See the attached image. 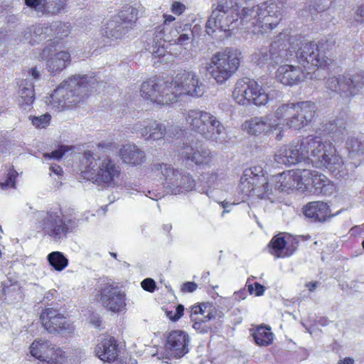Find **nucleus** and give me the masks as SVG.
I'll use <instances>...</instances> for the list:
<instances>
[{
    "mask_svg": "<svg viewBox=\"0 0 364 364\" xmlns=\"http://www.w3.org/2000/svg\"><path fill=\"white\" fill-rule=\"evenodd\" d=\"M253 178H241L240 189L245 195H257L261 198H264L267 196V193L269 191V185L267 183H264L262 186L256 187L253 185Z\"/></svg>",
    "mask_w": 364,
    "mask_h": 364,
    "instance_id": "72a5a7b5",
    "label": "nucleus"
},
{
    "mask_svg": "<svg viewBox=\"0 0 364 364\" xmlns=\"http://www.w3.org/2000/svg\"><path fill=\"white\" fill-rule=\"evenodd\" d=\"M240 54L230 48L213 55L208 70L217 83H225L237 70L240 63Z\"/></svg>",
    "mask_w": 364,
    "mask_h": 364,
    "instance_id": "423d86ee",
    "label": "nucleus"
},
{
    "mask_svg": "<svg viewBox=\"0 0 364 364\" xmlns=\"http://www.w3.org/2000/svg\"><path fill=\"white\" fill-rule=\"evenodd\" d=\"M42 230L55 240L65 236L68 228L64 224L62 217L55 212H39L37 215Z\"/></svg>",
    "mask_w": 364,
    "mask_h": 364,
    "instance_id": "4468645a",
    "label": "nucleus"
},
{
    "mask_svg": "<svg viewBox=\"0 0 364 364\" xmlns=\"http://www.w3.org/2000/svg\"><path fill=\"white\" fill-rule=\"evenodd\" d=\"M50 118L51 117L49 114L34 117L32 119V124L38 129H43L49 124Z\"/></svg>",
    "mask_w": 364,
    "mask_h": 364,
    "instance_id": "de8ad7c7",
    "label": "nucleus"
},
{
    "mask_svg": "<svg viewBox=\"0 0 364 364\" xmlns=\"http://www.w3.org/2000/svg\"><path fill=\"white\" fill-rule=\"evenodd\" d=\"M82 163L85 165L82 171L84 178L104 187H114L117 184L121 168L110 158L100 157L97 153L86 151Z\"/></svg>",
    "mask_w": 364,
    "mask_h": 364,
    "instance_id": "f03ea898",
    "label": "nucleus"
},
{
    "mask_svg": "<svg viewBox=\"0 0 364 364\" xmlns=\"http://www.w3.org/2000/svg\"><path fill=\"white\" fill-rule=\"evenodd\" d=\"M88 92L90 91V87L86 82L83 84L82 88L79 89V87L77 86L75 87H70L69 88V94L64 95L63 99L66 100V98H70L71 96L77 97V104L80 103L82 99L87 95Z\"/></svg>",
    "mask_w": 364,
    "mask_h": 364,
    "instance_id": "37998d69",
    "label": "nucleus"
},
{
    "mask_svg": "<svg viewBox=\"0 0 364 364\" xmlns=\"http://www.w3.org/2000/svg\"><path fill=\"white\" fill-rule=\"evenodd\" d=\"M247 289L251 294H255L256 296L263 295L265 291V287L258 282H255L253 284H249L247 286Z\"/></svg>",
    "mask_w": 364,
    "mask_h": 364,
    "instance_id": "603ef678",
    "label": "nucleus"
},
{
    "mask_svg": "<svg viewBox=\"0 0 364 364\" xmlns=\"http://www.w3.org/2000/svg\"><path fill=\"white\" fill-rule=\"evenodd\" d=\"M270 328L267 326H259L252 333L255 343L260 346H267L272 343L273 333L270 331Z\"/></svg>",
    "mask_w": 364,
    "mask_h": 364,
    "instance_id": "c9c22d12",
    "label": "nucleus"
},
{
    "mask_svg": "<svg viewBox=\"0 0 364 364\" xmlns=\"http://www.w3.org/2000/svg\"><path fill=\"white\" fill-rule=\"evenodd\" d=\"M284 123L276 122L273 119L272 114H266L262 117H255L245 121L242 124V129L248 134L258 136L263 133L278 131L276 134V139L280 141L283 138Z\"/></svg>",
    "mask_w": 364,
    "mask_h": 364,
    "instance_id": "f8f14e48",
    "label": "nucleus"
},
{
    "mask_svg": "<svg viewBox=\"0 0 364 364\" xmlns=\"http://www.w3.org/2000/svg\"><path fill=\"white\" fill-rule=\"evenodd\" d=\"M183 311H184L183 306L182 304H178V305H177V306L176 308V311H175L173 315L172 311H169L168 313V316L170 318L171 320L176 321L179 318H181V317L183 316Z\"/></svg>",
    "mask_w": 364,
    "mask_h": 364,
    "instance_id": "4d7b16f0",
    "label": "nucleus"
},
{
    "mask_svg": "<svg viewBox=\"0 0 364 364\" xmlns=\"http://www.w3.org/2000/svg\"><path fill=\"white\" fill-rule=\"evenodd\" d=\"M151 50L150 52L152 53L156 57H159L161 55H164L165 54V48L164 46L158 45V43H156V45H153L151 48H149Z\"/></svg>",
    "mask_w": 364,
    "mask_h": 364,
    "instance_id": "13d9d810",
    "label": "nucleus"
},
{
    "mask_svg": "<svg viewBox=\"0 0 364 364\" xmlns=\"http://www.w3.org/2000/svg\"><path fill=\"white\" fill-rule=\"evenodd\" d=\"M319 210H320V223L326 222L331 217L336 215V214L328 215V213H330L331 211L328 209V205L326 203L320 201ZM337 214H338V213H336V215Z\"/></svg>",
    "mask_w": 364,
    "mask_h": 364,
    "instance_id": "3c124183",
    "label": "nucleus"
},
{
    "mask_svg": "<svg viewBox=\"0 0 364 364\" xmlns=\"http://www.w3.org/2000/svg\"><path fill=\"white\" fill-rule=\"evenodd\" d=\"M186 124L207 140L223 144L225 129L212 113L200 109H189L184 113Z\"/></svg>",
    "mask_w": 364,
    "mask_h": 364,
    "instance_id": "7ed1b4c3",
    "label": "nucleus"
},
{
    "mask_svg": "<svg viewBox=\"0 0 364 364\" xmlns=\"http://www.w3.org/2000/svg\"><path fill=\"white\" fill-rule=\"evenodd\" d=\"M258 65H262L267 63L279 64L288 60V52L284 48H280L279 45L274 42L269 48H262L252 57Z\"/></svg>",
    "mask_w": 364,
    "mask_h": 364,
    "instance_id": "4be33fe9",
    "label": "nucleus"
},
{
    "mask_svg": "<svg viewBox=\"0 0 364 364\" xmlns=\"http://www.w3.org/2000/svg\"><path fill=\"white\" fill-rule=\"evenodd\" d=\"M119 17L113 16L101 29L102 34L107 38L118 39L129 30V28L119 21Z\"/></svg>",
    "mask_w": 364,
    "mask_h": 364,
    "instance_id": "473e14b6",
    "label": "nucleus"
},
{
    "mask_svg": "<svg viewBox=\"0 0 364 364\" xmlns=\"http://www.w3.org/2000/svg\"><path fill=\"white\" fill-rule=\"evenodd\" d=\"M364 81H355L346 76L331 77L326 81L327 88L339 92L345 99H350L351 97L358 94L363 88Z\"/></svg>",
    "mask_w": 364,
    "mask_h": 364,
    "instance_id": "a211bd4d",
    "label": "nucleus"
},
{
    "mask_svg": "<svg viewBox=\"0 0 364 364\" xmlns=\"http://www.w3.org/2000/svg\"><path fill=\"white\" fill-rule=\"evenodd\" d=\"M317 136H309L305 139L304 141L300 142V144H303V150H304L305 153L311 152V155L315 157V160L308 157L306 159V164L309 166V168H316L318 164V159L316 158L318 153V141L317 140Z\"/></svg>",
    "mask_w": 364,
    "mask_h": 364,
    "instance_id": "f704fd0d",
    "label": "nucleus"
},
{
    "mask_svg": "<svg viewBox=\"0 0 364 364\" xmlns=\"http://www.w3.org/2000/svg\"><path fill=\"white\" fill-rule=\"evenodd\" d=\"M232 97L242 105L252 103L257 106L265 105L269 100L266 93L258 82L250 78H242L236 82Z\"/></svg>",
    "mask_w": 364,
    "mask_h": 364,
    "instance_id": "1a4fd4ad",
    "label": "nucleus"
},
{
    "mask_svg": "<svg viewBox=\"0 0 364 364\" xmlns=\"http://www.w3.org/2000/svg\"><path fill=\"white\" fill-rule=\"evenodd\" d=\"M95 353L103 362H114L118 356L119 349L117 340L112 336H105L97 344Z\"/></svg>",
    "mask_w": 364,
    "mask_h": 364,
    "instance_id": "a878e982",
    "label": "nucleus"
},
{
    "mask_svg": "<svg viewBox=\"0 0 364 364\" xmlns=\"http://www.w3.org/2000/svg\"><path fill=\"white\" fill-rule=\"evenodd\" d=\"M189 31V33H181L178 37V38L175 41V43L179 45H187L190 40L193 38V34L191 31V26L189 24H186L184 26V28L182 29V31Z\"/></svg>",
    "mask_w": 364,
    "mask_h": 364,
    "instance_id": "8fccbe9b",
    "label": "nucleus"
},
{
    "mask_svg": "<svg viewBox=\"0 0 364 364\" xmlns=\"http://www.w3.org/2000/svg\"><path fill=\"white\" fill-rule=\"evenodd\" d=\"M31 354L42 362L46 363H53L55 360L53 358L54 348L51 343L46 340H36L31 346Z\"/></svg>",
    "mask_w": 364,
    "mask_h": 364,
    "instance_id": "c85d7f7f",
    "label": "nucleus"
},
{
    "mask_svg": "<svg viewBox=\"0 0 364 364\" xmlns=\"http://www.w3.org/2000/svg\"><path fill=\"white\" fill-rule=\"evenodd\" d=\"M355 360L353 358L346 357L339 360L340 364H354Z\"/></svg>",
    "mask_w": 364,
    "mask_h": 364,
    "instance_id": "774afa93",
    "label": "nucleus"
},
{
    "mask_svg": "<svg viewBox=\"0 0 364 364\" xmlns=\"http://www.w3.org/2000/svg\"><path fill=\"white\" fill-rule=\"evenodd\" d=\"M286 245V241L283 237L277 235L272 238L269 245V252L277 257H284L287 256L284 253V249Z\"/></svg>",
    "mask_w": 364,
    "mask_h": 364,
    "instance_id": "a19ab883",
    "label": "nucleus"
},
{
    "mask_svg": "<svg viewBox=\"0 0 364 364\" xmlns=\"http://www.w3.org/2000/svg\"><path fill=\"white\" fill-rule=\"evenodd\" d=\"M57 27L58 28V31H57L58 35L60 36H67L68 35V26L65 23H59Z\"/></svg>",
    "mask_w": 364,
    "mask_h": 364,
    "instance_id": "e2e57ef3",
    "label": "nucleus"
},
{
    "mask_svg": "<svg viewBox=\"0 0 364 364\" xmlns=\"http://www.w3.org/2000/svg\"><path fill=\"white\" fill-rule=\"evenodd\" d=\"M354 19L359 23H364V5L357 9L355 13Z\"/></svg>",
    "mask_w": 364,
    "mask_h": 364,
    "instance_id": "bf43d9fd",
    "label": "nucleus"
},
{
    "mask_svg": "<svg viewBox=\"0 0 364 364\" xmlns=\"http://www.w3.org/2000/svg\"><path fill=\"white\" fill-rule=\"evenodd\" d=\"M42 230L55 240L65 236L68 228L64 224L62 217L55 212H39L37 215Z\"/></svg>",
    "mask_w": 364,
    "mask_h": 364,
    "instance_id": "ddd939ff",
    "label": "nucleus"
},
{
    "mask_svg": "<svg viewBox=\"0 0 364 364\" xmlns=\"http://www.w3.org/2000/svg\"><path fill=\"white\" fill-rule=\"evenodd\" d=\"M277 79L283 85L293 86L299 83L303 77V70L299 66L281 65L277 71Z\"/></svg>",
    "mask_w": 364,
    "mask_h": 364,
    "instance_id": "cd10ccee",
    "label": "nucleus"
},
{
    "mask_svg": "<svg viewBox=\"0 0 364 364\" xmlns=\"http://www.w3.org/2000/svg\"><path fill=\"white\" fill-rule=\"evenodd\" d=\"M185 6L180 2L175 1L172 4L171 10L175 14L180 15L184 11Z\"/></svg>",
    "mask_w": 364,
    "mask_h": 364,
    "instance_id": "680f3d73",
    "label": "nucleus"
},
{
    "mask_svg": "<svg viewBox=\"0 0 364 364\" xmlns=\"http://www.w3.org/2000/svg\"><path fill=\"white\" fill-rule=\"evenodd\" d=\"M40 319L43 326L49 333L67 336L74 333L73 323L56 309L52 308L44 309Z\"/></svg>",
    "mask_w": 364,
    "mask_h": 364,
    "instance_id": "9b49d317",
    "label": "nucleus"
},
{
    "mask_svg": "<svg viewBox=\"0 0 364 364\" xmlns=\"http://www.w3.org/2000/svg\"><path fill=\"white\" fill-rule=\"evenodd\" d=\"M49 264L56 270L62 271L68 264V259L60 252H53L48 255Z\"/></svg>",
    "mask_w": 364,
    "mask_h": 364,
    "instance_id": "58836bf2",
    "label": "nucleus"
},
{
    "mask_svg": "<svg viewBox=\"0 0 364 364\" xmlns=\"http://www.w3.org/2000/svg\"><path fill=\"white\" fill-rule=\"evenodd\" d=\"M169 83L171 92L175 95L174 102L182 95L201 97L205 90V85L193 71L183 70L178 73Z\"/></svg>",
    "mask_w": 364,
    "mask_h": 364,
    "instance_id": "6e6552de",
    "label": "nucleus"
},
{
    "mask_svg": "<svg viewBox=\"0 0 364 364\" xmlns=\"http://www.w3.org/2000/svg\"><path fill=\"white\" fill-rule=\"evenodd\" d=\"M141 287L149 292H154L156 289V282L151 278H146L144 279L141 283Z\"/></svg>",
    "mask_w": 364,
    "mask_h": 364,
    "instance_id": "6e6d98bb",
    "label": "nucleus"
},
{
    "mask_svg": "<svg viewBox=\"0 0 364 364\" xmlns=\"http://www.w3.org/2000/svg\"><path fill=\"white\" fill-rule=\"evenodd\" d=\"M86 82L90 87V91L97 90L99 82L95 76L92 75H74L67 80L63 81L48 97L46 102L50 104L53 108L60 112L65 108L70 107L77 104V97L71 96L70 98L63 99L64 95L69 94L70 87H79L82 88L83 84Z\"/></svg>",
    "mask_w": 364,
    "mask_h": 364,
    "instance_id": "39448f33",
    "label": "nucleus"
},
{
    "mask_svg": "<svg viewBox=\"0 0 364 364\" xmlns=\"http://www.w3.org/2000/svg\"><path fill=\"white\" fill-rule=\"evenodd\" d=\"M125 295L117 287L105 284L100 291V301L107 310L118 313L126 307Z\"/></svg>",
    "mask_w": 364,
    "mask_h": 364,
    "instance_id": "dca6fc26",
    "label": "nucleus"
},
{
    "mask_svg": "<svg viewBox=\"0 0 364 364\" xmlns=\"http://www.w3.org/2000/svg\"><path fill=\"white\" fill-rule=\"evenodd\" d=\"M120 157L122 160L129 164H140L145 160L143 151L134 144H126L120 149Z\"/></svg>",
    "mask_w": 364,
    "mask_h": 364,
    "instance_id": "7c9ffc66",
    "label": "nucleus"
},
{
    "mask_svg": "<svg viewBox=\"0 0 364 364\" xmlns=\"http://www.w3.org/2000/svg\"><path fill=\"white\" fill-rule=\"evenodd\" d=\"M38 58L47 60V68L49 72L56 74L67 68L71 61L69 52L62 50L53 53L51 47H46L40 53Z\"/></svg>",
    "mask_w": 364,
    "mask_h": 364,
    "instance_id": "6ab92c4d",
    "label": "nucleus"
},
{
    "mask_svg": "<svg viewBox=\"0 0 364 364\" xmlns=\"http://www.w3.org/2000/svg\"><path fill=\"white\" fill-rule=\"evenodd\" d=\"M90 323L96 328H98L102 324V320L98 316L93 315L90 318Z\"/></svg>",
    "mask_w": 364,
    "mask_h": 364,
    "instance_id": "69168bd1",
    "label": "nucleus"
},
{
    "mask_svg": "<svg viewBox=\"0 0 364 364\" xmlns=\"http://www.w3.org/2000/svg\"><path fill=\"white\" fill-rule=\"evenodd\" d=\"M153 170L164 177V186L172 194L190 191L195 187V181L189 173L174 169L171 165L156 164Z\"/></svg>",
    "mask_w": 364,
    "mask_h": 364,
    "instance_id": "0eeeda50",
    "label": "nucleus"
},
{
    "mask_svg": "<svg viewBox=\"0 0 364 364\" xmlns=\"http://www.w3.org/2000/svg\"><path fill=\"white\" fill-rule=\"evenodd\" d=\"M318 44L314 42L305 43L301 45L296 53L298 62L305 58V56L311 53V50H318Z\"/></svg>",
    "mask_w": 364,
    "mask_h": 364,
    "instance_id": "c03bdc74",
    "label": "nucleus"
},
{
    "mask_svg": "<svg viewBox=\"0 0 364 364\" xmlns=\"http://www.w3.org/2000/svg\"><path fill=\"white\" fill-rule=\"evenodd\" d=\"M137 10L131 6H125L119 12L115 17H119V21H121L127 27L131 28L133 23L136 19Z\"/></svg>",
    "mask_w": 364,
    "mask_h": 364,
    "instance_id": "4c0bfd02",
    "label": "nucleus"
},
{
    "mask_svg": "<svg viewBox=\"0 0 364 364\" xmlns=\"http://www.w3.org/2000/svg\"><path fill=\"white\" fill-rule=\"evenodd\" d=\"M255 0H219L206 23L207 33L226 31L239 26L259 27V4Z\"/></svg>",
    "mask_w": 364,
    "mask_h": 364,
    "instance_id": "f257e3e1",
    "label": "nucleus"
},
{
    "mask_svg": "<svg viewBox=\"0 0 364 364\" xmlns=\"http://www.w3.org/2000/svg\"><path fill=\"white\" fill-rule=\"evenodd\" d=\"M303 144L299 141H292L287 146H282L274 155V161L278 164L290 166L301 161L304 156Z\"/></svg>",
    "mask_w": 364,
    "mask_h": 364,
    "instance_id": "393cba45",
    "label": "nucleus"
},
{
    "mask_svg": "<svg viewBox=\"0 0 364 364\" xmlns=\"http://www.w3.org/2000/svg\"><path fill=\"white\" fill-rule=\"evenodd\" d=\"M189 336L181 330L172 331L167 336L165 351L168 357L181 358L188 353Z\"/></svg>",
    "mask_w": 364,
    "mask_h": 364,
    "instance_id": "f3484780",
    "label": "nucleus"
},
{
    "mask_svg": "<svg viewBox=\"0 0 364 364\" xmlns=\"http://www.w3.org/2000/svg\"><path fill=\"white\" fill-rule=\"evenodd\" d=\"M191 318L194 321L193 328L200 333H206L211 328L208 322L215 318L213 306L209 303H203L191 307Z\"/></svg>",
    "mask_w": 364,
    "mask_h": 364,
    "instance_id": "412c9836",
    "label": "nucleus"
},
{
    "mask_svg": "<svg viewBox=\"0 0 364 364\" xmlns=\"http://www.w3.org/2000/svg\"><path fill=\"white\" fill-rule=\"evenodd\" d=\"M169 85V82L158 77L149 79L141 84V95L144 100L158 105H169L175 100V95L171 93Z\"/></svg>",
    "mask_w": 364,
    "mask_h": 364,
    "instance_id": "9d476101",
    "label": "nucleus"
},
{
    "mask_svg": "<svg viewBox=\"0 0 364 364\" xmlns=\"http://www.w3.org/2000/svg\"><path fill=\"white\" fill-rule=\"evenodd\" d=\"M18 105L23 110H29L35 99L34 88L32 83L25 80L19 87Z\"/></svg>",
    "mask_w": 364,
    "mask_h": 364,
    "instance_id": "2f4dec72",
    "label": "nucleus"
},
{
    "mask_svg": "<svg viewBox=\"0 0 364 364\" xmlns=\"http://www.w3.org/2000/svg\"><path fill=\"white\" fill-rule=\"evenodd\" d=\"M3 299L9 304H15L21 299V290L16 283L4 284Z\"/></svg>",
    "mask_w": 364,
    "mask_h": 364,
    "instance_id": "e433bc0d",
    "label": "nucleus"
},
{
    "mask_svg": "<svg viewBox=\"0 0 364 364\" xmlns=\"http://www.w3.org/2000/svg\"><path fill=\"white\" fill-rule=\"evenodd\" d=\"M48 28H44L42 26H36L33 28V32L36 36H41L43 33H46V30H47Z\"/></svg>",
    "mask_w": 364,
    "mask_h": 364,
    "instance_id": "338daca9",
    "label": "nucleus"
},
{
    "mask_svg": "<svg viewBox=\"0 0 364 364\" xmlns=\"http://www.w3.org/2000/svg\"><path fill=\"white\" fill-rule=\"evenodd\" d=\"M275 186L281 191L294 189H304V191L315 193L318 184V171L311 168L292 169L273 176Z\"/></svg>",
    "mask_w": 364,
    "mask_h": 364,
    "instance_id": "20e7f679",
    "label": "nucleus"
},
{
    "mask_svg": "<svg viewBox=\"0 0 364 364\" xmlns=\"http://www.w3.org/2000/svg\"><path fill=\"white\" fill-rule=\"evenodd\" d=\"M17 176V173L14 169L9 170L7 178L5 182L0 183V187L2 189H9L10 188H15V178Z\"/></svg>",
    "mask_w": 364,
    "mask_h": 364,
    "instance_id": "09e8293b",
    "label": "nucleus"
},
{
    "mask_svg": "<svg viewBox=\"0 0 364 364\" xmlns=\"http://www.w3.org/2000/svg\"><path fill=\"white\" fill-rule=\"evenodd\" d=\"M306 218L316 221L318 218V201L309 202L304 208Z\"/></svg>",
    "mask_w": 364,
    "mask_h": 364,
    "instance_id": "a18cd8bd",
    "label": "nucleus"
},
{
    "mask_svg": "<svg viewBox=\"0 0 364 364\" xmlns=\"http://www.w3.org/2000/svg\"><path fill=\"white\" fill-rule=\"evenodd\" d=\"M316 105L311 102L296 103L295 109L284 124L288 127L299 130L304 127L314 117Z\"/></svg>",
    "mask_w": 364,
    "mask_h": 364,
    "instance_id": "2eb2a0df",
    "label": "nucleus"
},
{
    "mask_svg": "<svg viewBox=\"0 0 364 364\" xmlns=\"http://www.w3.org/2000/svg\"><path fill=\"white\" fill-rule=\"evenodd\" d=\"M323 154L320 160V168L323 166L331 173L338 170L343 161L341 158L336 154L334 146L331 144H323Z\"/></svg>",
    "mask_w": 364,
    "mask_h": 364,
    "instance_id": "c756f323",
    "label": "nucleus"
},
{
    "mask_svg": "<svg viewBox=\"0 0 364 364\" xmlns=\"http://www.w3.org/2000/svg\"><path fill=\"white\" fill-rule=\"evenodd\" d=\"M295 105L296 103L288 102L279 106L272 115L273 119H275L276 122H279L278 120L284 119L286 123L287 118L290 117L295 109Z\"/></svg>",
    "mask_w": 364,
    "mask_h": 364,
    "instance_id": "79ce46f5",
    "label": "nucleus"
},
{
    "mask_svg": "<svg viewBox=\"0 0 364 364\" xmlns=\"http://www.w3.org/2000/svg\"><path fill=\"white\" fill-rule=\"evenodd\" d=\"M336 191L335 185L325 176L320 174V193L325 196H331Z\"/></svg>",
    "mask_w": 364,
    "mask_h": 364,
    "instance_id": "49530a36",
    "label": "nucleus"
},
{
    "mask_svg": "<svg viewBox=\"0 0 364 364\" xmlns=\"http://www.w3.org/2000/svg\"><path fill=\"white\" fill-rule=\"evenodd\" d=\"M178 151L184 159L196 165L210 166L213 161L212 152L203 145L193 146L183 143Z\"/></svg>",
    "mask_w": 364,
    "mask_h": 364,
    "instance_id": "5701e85b",
    "label": "nucleus"
},
{
    "mask_svg": "<svg viewBox=\"0 0 364 364\" xmlns=\"http://www.w3.org/2000/svg\"><path fill=\"white\" fill-rule=\"evenodd\" d=\"M25 4L41 14H57L65 7V0H25Z\"/></svg>",
    "mask_w": 364,
    "mask_h": 364,
    "instance_id": "bb28decb",
    "label": "nucleus"
},
{
    "mask_svg": "<svg viewBox=\"0 0 364 364\" xmlns=\"http://www.w3.org/2000/svg\"><path fill=\"white\" fill-rule=\"evenodd\" d=\"M50 171L52 173H53L55 175H57L58 176H62V173H63L62 168L60 166L57 165V164H52L50 166Z\"/></svg>",
    "mask_w": 364,
    "mask_h": 364,
    "instance_id": "0e129e2a",
    "label": "nucleus"
},
{
    "mask_svg": "<svg viewBox=\"0 0 364 364\" xmlns=\"http://www.w3.org/2000/svg\"><path fill=\"white\" fill-rule=\"evenodd\" d=\"M299 63L308 71V73L311 70H316L318 66V49L311 50V53Z\"/></svg>",
    "mask_w": 364,
    "mask_h": 364,
    "instance_id": "ea45409f",
    "label": "nucleus"
},
{
    "mask_svg": "<svg viewBox=\"0 0 364 364\" xmlns=\"http://www.w3.org/2000/svg\"><path fill=\"white\" fill-rule=\"evenodd\" d=\"M183 131L178 126L176 125H171L168 127L167 130L166 129V134L172 138H179L183 134Z\"/></svg>",
    "mask_w": 364,
    "mask_h": 364,
    "instance_id": "864d4df0",
    "label": "nucleus"
},
{
    "mask_svg": "<svg viewBox=\"0 0 364 364\" xmlns=\"http://www.w3.org/2000/svg\"><path fill=\"white\" fill-rule=\"evenodd\" d=\"M198 287V285L195 282H185L181 288V290L183 292H193Z\"/></svg>",
    "mask_w": 364,
    "mask_h": 364,
    "instance_id": "052dcab7",
    "label": "nucleus"
},
{
    "mask_svg": "<svg viewBox=\"0 0 364 364\" xmlns=\"http://www.w3.org/2000/svg\"><path fill=\"white\" fill-rule=\"evenodd\" d=\"M132 132L141 134L146 141L162 139L166 134V127L153 119L137 122L133 125Z\"/></svg>",
    "mask_w": 364,
    "mask_h": 364,
    "instance_id": "b1692460",
    "label": "nucleus"
},
{
    "mask_svg": "<svg viewBox=\"0 0 364 364\" xmlns=\"http://www.w3.org/2000/svg\"><path fill=\"white\" fill-rule=\"evenodd\" d=\"M259 28L264 31L274 28L282 19L281 9L274 2H263L259 4Z\"/></svg>",
    "mask_w": 364,
    "mask_h": 364,
    "instance_id": "aec40b11",
    "label": "nucleus"
},
{
    "mask_svg": "<svg viewBox=\"0 0 364 364\" xmlns=\"http://www.w3.org/2000/svg\"><path fill=\"white\" fill-rule=\"evenodd\" d=\"M66 150L63 147H60V149L53 151L51 153H45L43 154V156L45 159H60L63 156Z\"/></svg>",
    "mask_w": 364,
    "mask_h": 364,
    "instance_id": "5fc2aeb1",
    "label": "nucleus"
}]
</instances>
